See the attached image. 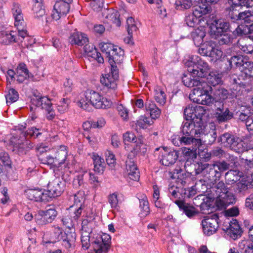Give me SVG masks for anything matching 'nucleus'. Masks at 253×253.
<instances>
[{
	"label": "nucleus",
	"instance_id": "nucleus-1",
	"mask_svg": "<svg viewBox=\"0 0 253 253\" xmlns=\"http://www.w3.org/2000/svg\"><path fill=\"white\" fill-rule=\"evenodd\" d=\"M101 51L108 58L111 65V73L105 74L100 78V83L108 88H117L116 81L119 78V70L117 64L121 63L124 59V51L110 43H103L100 46Z\"/></svg>",
	"mask_w": 253,
	"mask_h": 253
},
{
	"label": "nucleus",
	"instance_id": "nucleus-2",
	"mask_svg": "<svg viewBox=\"0 0 253 253\" xmlns=\"http://www.w3.org/2000/svg\"><path fill=\"white\" fill-rule=\"evenodd\" d=\"M210 35L212 38L216 39L219 45L229 44L232 42L230 22L218 16L210 18Z\"/></svg>",
	"mask_w": 253,
	"mask_h": 253
},
{
	"label": "nucleus",
	"instance_id": "nucleus-3",
	"mask_svg": "<svg viewBox=\"0 0 253 253\" xmlns=\"http://www.w3.org/2000/svg\"><path fill=\"white\" fill-rule=\"evenodd\" d=\"M78 102V106L85 110L89 111L91 105L97 109H107L111 107L112 102L103 97L94 91H87Z\"/></svg>",
	"mask_w": 253,
	"mask_h": 253
},
{
	"label": "nucleus",
	"instance_id": "nucleus-4",
	"mask_svg": "<svg viewBox=\"0 0 253 253\" xmlns=\"http://www.w3.org/2000/svg\"><path fill=\"white\" fill-rule=\"evenodd\" d=\"M211 191L214 192V198H217L218 207L226 209L227 206L235 203V195L230 191L229 188L222 181H220L212 187Z\"/></svg>",
	"mask_w": 253,
	"mask_h": 253
},
{
	"label": "nucleus",
	"instance_id": "nucleus-5",
	"mask_svg": "<svg viewBox=\"0 0 253 253\" xmlns=\"http://www.w3.org/2000/svg\"><path fill=\"white\" fill-rule=\"evenodd\" d=\"M217 142L238 153L243 152L246 149V144L244 141L229 132L221 134L217 138Z\"/></svg>",
	"mask_w": 253,
	"mask_h": 253
},
{
	"label": "nucleus",
	"instance_id": "nucleus-6",
	"mask_svg": "<svg viewBox=\"0 0 253 253\" xmlns=\"http://www.w3.org/2000/svg\"><path fill=\"white\" fill-rule=\"evenodd\" d=\"M188 67V71L198 78H203L207 76L210 71V67L208 63L200 57L196 56L192 57L191 61L186 63Z\"/></svg>",
	"mask_w": 253,
	"mask_h": 253
},
{
	"label": "nucleus",
	"instance_id": "nucleus-7",
	"mask_svg": "<svg viewBox=\"0 0 253 253\" xmlns=\"http://www.w3.org/2000/svg\"><path fill=\"white\" fill-rule=\"evenodd\" d=\"M204 126L200 117L196 118L193 121L183 122L181 126V132L183 135L200 137L203 133Z\"/></svg>",
	"mask_w": 253,
	"mask_h": 253
},
{
	"label": "nucleus",
	"instance_id": "nucleus-8",
	"mask_svg": "<svg viewBox=\"0 0 253 253\" xmlns=\"http://www.w3.org/2000/svg\"><path fill=\"white\" fill-rule=\"evenodd\" d=\"M9 147L14 154L22 156L31 150L34 145L29 140L25 139L21 140L12 137L10 139Z\"/></svg>",
	"mask_w": 253,
	"mask_h": 253
},
{
	"label": "nucleus",
	"instance_id": "nucleus-9",
	"mask_svg": "<svg viewBox=\"0 0 253 253\" xmlns=\"http://www.w3.org/2000/svg\"><path fill=\"white\" fill-rule=\"evenodd\" d=\"M111 236L93 234L92 246L95 253H107L110 246Z\"/></svg>",
	"mask_w": 253,
	"mask_h": 253
},
{
	"label": "nucleus",
	"instance_id": "nucleus-10",
	"mask_svg": "<svg viewBox=\"0 0 253 253\" xmlns=\"http://www.w3.org/2000/svg\"><path fill=\"white\" fill-rule=\"evenodd\" d=\"M218 219V216L216 213L207 216L203 219L202 221V225L204 233L208 236L215 233L219 227Z\"/></svg>",
	"mask_w": 253,
	"mask_h": 253
},
{
	"label": "nucleus",
	"instance_id": "nucleus-11",
	"mask_svg": "<svg viewBox=\"0 0 253 253\" xmlns=\"http://www.w3.org/2000/svg\"><path fill=\"white\" fill-rule=\"evenodd\" d=\"M220 105L217 107L214 113L216 121L219 124L228 122L234 117L233 112L228 108L224 107V104L220 102Z\"/></svg>",
	"mask_w": 253,
	"mask_h": 253
},
{
	"label": "nucleus",
	"instance_id": "nucleus-12",
	"mask_svg": "<svg viewBox=\"0 0 253 253\" xmlns=\"http://www.w3.org/2000/svg\"><path fill=\"white\" fill-rule=\"evenodd\" d=\"M57 211L53 209L46 211H40L36 216V221L39 225H43L51 223L55 218Z\"/></svg>",
	"mask_w": 253,
	"mask_h": 253
},
{
	"label": "nucleus",
	"instance_id": "nucleus-13",
	"mask_svg": "<svg viewBox=\"0 0 253 253\" xmlns=\"http://www.w3.org/2000/svg\"><path fill=\"white\" fill-rule=\"evenodd\" d=\"M70 3L63 1H57L54 5L51 16L55 20H59L62 16L66 15L70 10Z\"/></svg>",
	"mask_w": 253,
	"mask_h": 253
},
{
	"label": "nucleus",
	"instance_id": "nucleus-14",
	"mask_svg": "<svg viewBox=\"0 0 253 253\" xmlns=\"http://www.w3.org/2000/svg\"><path fill=\"white\" fill-rule=\"evenodd\" d=\"M61 182L58 179H54L49 182L47 185V190H45L48 201L52 198L60 196L64 191L63 186H61Z\"/></svg>",
	"mask_w": 253,
	"mask_h": 253
},
{
	"label": "nucleus",
	"instance_id": "nucleus-15",
	"mask_svg": "<svg viewBox=\"0 0 253 253\" xmlns=\"http://www.w3.org/2000/svg\"><path fill=\"white\" fill-rule=\"evenodd\" d=\"M174 203L177 205L179 210L189 218H193L199 213L198 210L193 205L186 203L183 200H176Z\"/></svg>",
	"mask_w": 253,
	"mask_h": 253
},
{
	"label": "nucleus",
	"instance_id": "nucleus-16",
	"mask_svg": "<svg viewBox=\"0 0 253 253\" xmlns=\"http://www.w3.org/2000/svg\"><path fill=\"white\" fill-rule=\"evenodd\" d=\"M27 198L30 200L36 202L48 201L46 191L39 189H29L26 192Z\"/></svg>",
	"mask_w": 253,
	"mask_h": 253
},
{
	"label": "nucleus",
	"instance_id": "nucleus-17",
	"mask_svg": "<svg viewBox=\"0 0 253 253\" xmlns=\"http://www.w3.org/2000/svg\"><path fill=\"white\" fill-rule=\"evenodd\" d=\"M204 92L212 93L213 88L203 81L199 86H197L193 89L192 92L189 95V98L194 102V100L199 98Z\"/></svg>",
	"mask_w": 253,
	"mask_h": 253
},
{
	"label": "nucleus",
	"instance_id": "nucleus-18",
	"mask_svg": "<svg viewBox=\"0 0 253 253\" xmlns=\"http://www.w3.org/2000/svg\"><path fill=\"white\" fill-rule=\"evenodd\" d=\"M229 226L223 230L234 240H236L239 237L241 236L242 233V229L239 223L236 219H232L230 222H228Z\"/></svg>",
	"mask_w": 253,
	"mask_h": 253
},
{
	"label": "nucleus",
	"instance_id": "nucleus-19",
	"mask_svg": "<svg viewBox=\"0 0 253 253\" xmlns=\"http://www.w3.org/2000/svg\"><path fill=\"white\" fill-rule=\"evenodd\" d=\"M221 177L220 171H218L213 164L210 165L204 171V177L205 181H208L210 183H214L217 180H219Z\"/></svg>",
	"mask_w": 253,
	"mask_h": 253
},
{
	"label": "nucleus",
	"instance_id": "nucleus-20",
	"mask_svg": "<svg viewBox=\"0 0 253 253\" xmlns=\"http://www.w3.org/2000/svg\"><path fill=\"white\" fill-rule=\"evenodd\" d=\"M102 16L105 17L108 23L114 24L118 27L120 26V14L117 10L104 8L102 12Z\"/></svg>",
	"mask_w": 253,
	"mask_h": 253
},
{
	"label": "nucleus",
	"instance_id": "nucleus-21",
	"mask_svg": "<svg viewBox=\"0 0 253 253\" xmlns=\"http://www.w3.org/2000/svg\"><path fill=\"white\" fill-rule=\"evenodd\" d=\"M165 153L163 154L160 162L165 166H169L174 164L178 157V152L175 150L168 152L167 148H164Z\"/></svg>",
	"mask_w": 253,
	"mask_h": 253
},
{
	"label": "nucleus",
	"instance_id": "nucleus-22",
	"mask_svg": "<svg viewBox=\"0 0 253 253\" xmlns=\"http://www.w3.org/2000/svg\"><path fill=\"white\" fill-rule=\"evenodd\" d=\"M204 112V110L201 106L197 107L196 109L188 106L184 109V115L186 121H193V119L196 120V118H199L200 116L201 119H202Z\"/></svg>",
	"mask_w": 253,
	"mask_h": 253
},
{
	"label": "nucleus",
	"instance_id": "nucleus-23",
	"mask_svg": "<svg viewBox=\"0 0 253 253\" xmlns=\"http://www.w3.org/2000/svg\"><path fill=\"white\" fill-rule=\"evenodd\" d=\"M233 83L239 85L244 88L251 87L252 85L253 80L248 76L242 73L238 76H233Z\"/></svg>",
	"mask_w": 253,
	"mask_h": 253
},
{
	"label": "nucleus",
	"instance_id": "nucleus-24",
	"mask_svg": "<svg viewBox=\"0 0 253 253\" xmlns=\"http://www.w3.org/2000/svg\"><path fill=\"white\" fill-rule=\"evenodd\" d=\"M76 234L74 229L68 228L63 233L62 240L66 248H70L74 245Z\"/></svg>",
	"mask_w": 253,
	"mask_h": 253
},
{
	"label": "nucleus",
	"instance_id": "nucleus-25",
	"mask_svg": "<svg viewBox=\"0 0 253 253\" xmlns=\"http://www.w3.org/2000/svg\"><path fill=\"white\" fill-rule=\"evenodd\" d=\"M126 169L130 179L134 181L139 180V172L133 161H126Z\"/></svg>",
	"mask_w": 253,
	"mask_h": 253
},
{
	"label": "nucleus",
	"instance_id": "nucleus-26",
	"mask_svg": "<svg viewBox=\"0 0 253 253\" xmlns=\"http://www.w3.org/2000/svg\"><path fill=\"white\" fill-rule=\"evenodd\" d=\"M241 153L240 158L242 163L245 164V169L253 167V149L245 150Z\"/></svg>",
	"mask_w": 253,
	"mask_h": 253
},
{
	"label": "nucleus",
	"instance_id": "nucleus-27",
	"mask_svg": "<svg viewBox=\"0 0 253 253\" xmlns=\"http://www.w3.org/2000/svg\"><path fill=\"white\" fill-rule=\"evenodd\" d=\"M69 41L72 44L82 46L88 42V39L85 34L75 32L70 36Z\"/></svg>",
	"mask_w": 253,
	"mask_h": 253
},
{
	"label": "nucleus",
	"instance_id": "nucleus-28",
	"mask_svg": "<svg viewBox=\"0 0 253 253\" xmlns=\"http://www.w3.org/2000/svg\"><path fill=\"white\" fill-rule=\"evenodd\" d=\"M231 32L236 37H240L250 34L253 32V24L251 25L245 24H241L238 26V27Z\"/></svg>",
	"mask_w": 253,
	"mask_h": 253
},
{
	"label": "nucleus",
	"instance_id": "nucleus-29",
	"mask_svg": "<svg viewBox=\"0 0 253 253\" xmlns=\"http://www.w3.org/2000/svg\"><path fill=\"white\" fill-rule=\"evenodd\" d=\"M67 156V151L66 147H61L53 157L54 167H59L60 165L63 164L66 159Z\"/></svg>",
	"mask_w": 253,
	"mask_h": 253
},
{
	"label": "nucleus",
	"instance_id": "nucleus-30",
	"mask_svg": "<svg viewBox=\"0 0 253 253\" xmlns=\"http://www.w3.org/2000/svg\"><path fill=\"white\" fill-rule=\"evenodd\" d=\"M191 36L195 45L199 46L202 44L206 32L203 28H198L191 32Z\"/></svg>",
	"mask_w": 253,
	"mask_h": 253
},
{
	"label": "nucleus",
	"instance_id": "nucleus-31",
	"mask_svg": "<svg viewBox=\"0 0 253 253\" xmlns=\"http://www.w3.org/2000/svg\"><path fill=\"white\" fill-rule=\"evenodd\" d=\"M213 98L215 102L218 101H223L231 95L228 91V90L223 88L219 87L218 88H213Z\"/></svg>",
	"mask_w": 253,
	"mask_h": 253
},
{
	"label": "nucleus",
	"instance_id": "nucleus-32",
	"mask_svg": "<svg viewBox=\"0 0 253 253\" xmlns=\"http://www.w3.org/2000/svg\"><path fill=\"white\" fill-rule=\"evenodd\" d=\"M207 80L208 83L213 86L212 88L215 87L216 85L222 82V75L216 71L210 72L208 74Z\"/></svg>",
	"mask_w": 253,
	"mask_h": 253
},
{
	"label": "nucleus",
	"instance_id": "nucleus-33",
	"mask_svg": "<svg viewBox=\"0 0 253 253\" xmlns=\"http://www.w3.org/2000/svg\"><path fill=\"white\" fill-rule=\"evenodd\" d=\"M31 103L37 107H41L43 109L50 104V100L46 97L36 95L31 99Z\"/></svg>",
	"mask_w": 253,
	"mask_h": 253
},
{
	"label": "nucleus",
	"instance_id": "nucleus-34",
	"mask_svg": "<svg viewBox=\"0 0 253 253\" xmlns=\"http://www.w3.org/2000/svg\"><path fill=\"white\" fill-rule=\"evenodd\" d=\"M251 10L239 11L238 21L244 20V24L251 25L253 24V8Z\"/></svg>",
	"mask_w": 253,
	"mask_h": 253
},
{
	"label": "nucleus",
	"instance_id": "nucleus-35",
	"mask_svg": "<svg viewBox=\"0 0 253 253\" xmlns=\"http://www.w3.org/2000/svg\"><path fill=\"white\" fill-rule=\"evenodd\" d=\"M247 60L243 56L237 55L231 57L229 60V62L232 68H239L240 70Z\"/></svg>",
	"mask_w": 253,
	"mask_h": 253
},
{
	"label": "nucleus",
	"instance_id": "nucleus-36",
	"mask_svg": "<svg viewBox=\"0 0 253 253\" xmlns=\"http://www.w3.org/2000/svg\"><path fill=\"white\" fill-rule=\"evenodd\" d=\"M211 94L212 93L204 92L199 98L194 100V102L202 105H210L214 101Z\"/></svg>",
	"mask_w": 253,
	"mask_h": 253
},
{
	"label": "nucleus",
	"instance_id": "nucleus-37",
	"mask_svg": "<svg viewBox=\"0 0 253 253\" xmlns=\"http://www.w3.org/2000/svg\"><path fill=\"white\" fill-rule=\"evenodd\" d=\"M239 172L237 170L230 169L225 174V178L227 184L232 185L239 180L240 175Z\"/></svg>",
	"mask_w": 253,
	"mask_h": 253
},
{
	"label": "nucleus",
	"instance_id": "nucleus-38",
	"mask_svg": "<svg viewBox=\"0 0 253 253\" xmlns=\"http://www.w3.org/2000/svg\"><path fill=\"white\" fill-rule=\"evenodd\" d=\"M192 75V78L191 77H188L187 76H184L182 78V82L184 85L188 87H196L197 86H199V85L203 81L199 78H195L196 77L193 75Z\"/></svg>",
	"mask_w": 253,
	"mask_h": 253
},
{
	"label": "nucleus",
	"instance_id": "nucleus-39",
	"mask_svg": "<svg viewBox=\"0 0 253 253\" xmlns=\"http://www.w3.org/2000/svg\"><path fill=\"white\" fill-rule=\"evenodd\" d=\"M236 6H238V5H235L232 3L231 5L225 8V12L228 15L229 18L233 22H238L239 11L236 9Z\"/></svg>",
	"mask_w": 253,
	"mask_h": 253
},
{
	"label": "nucleus",
	"instance_id": "nucleus-40",
	"mask_svg": "<svg viewBox=\"0 0 253 253\" xmlns=\"http://www.w3.org/2000/svg\"><path fill=\"white\" fill-rule=\"evenodd\" d=\"M12 12L15 19L14 24L23 23L24 22L21 9L19 5L17 3H13V7L12 8Z\"/></svg>",
	"mask_w": 253,
	"mask_h": 253
},
{
	"label": "nucleus",
	"instance_id": "nucleus-41",
	"mask_svg": "<svg viewBox=\"0 0 253 253\" xmlns=\"http://www.w3.org/2000/svg\"><path fill=\"white\" fill-rule=\"evenodd\" d=\"M35 1L32 8L34 14L36 17H42L45 14V11L42 2V0H35Z\"/></svg>",
	"mask_w": 253,
	"mask_h": 253
},
{
	"label": "nucleus",
	"instance_id": "nucleus-42",
	"mask_svg": "<svg viewBox=\"0 0 253 253\" xmlns=\"http://www.w3.org/2000/svg\"><path fill=\"white\" fill-rule=\"evenodd\" d=\"M15 26L17 27L18 30V35L17 37H16L18 39V42H23L22 40H24L25 38L29 39L30 37L28 36L27 33V31L25 29V23H18L16 24H14Z\"/></svg>",
	"mask_w": 253,
	"mask_h": 253
},
{
	"label": "nucleus",
	"instance_id": "nucleus-43",
	"mask_svg": "<svg viewBox=\"0 0 253 253\" xmlns=\"http://www.w3.org/2000/svg\"><path fill=\"white\" fill-rule=\"evenodd\" d=\"M196 136H191V135H183L179 137V140L181 144L190 145L195 143L196 145L201 144V139L196 138Z\"/></svg>",
	"mask_w": 253,
	"mask_h": 253
},
{
	"label": "nucleus",
	"instance_id": "nucleus-44",
	"mask_svg": "<svg viewBox=\"0 0 253 253\" xmlns=\"http://www.w3.org/2000/svg\"><path fill=\"white\" fill-rule=\"evenodd\" d=\"M92 159L94 170L98 173L102 172L104 170V159L95 154L93 155Z\"/></svg>",
	"mask_w": 253,
	"mask_h": 253
},
{
	"label": "nucleus",
	"instance_id": "nucleus-45",
	"mask_svg": "<svg viewBox=\"0 0 253 253\" xmlns=\"http://www.w3.org/2000/svg\"><path fill=\"white\" fill-rule=\"evenodd\" d=\"M251 188L252 185H250L249 181L243 179L237 183L234 187L235 191L239 193L244 192Z\"/></svg>",
	"mask_w": 253,
	"mask_h": 253
},
{
	"label": "nucleus",
	"instance_id": "nucleus-46",
	"mask_svg": "<svg viewBox=\"0 0 253 253\" xmlns=\"http://www.w3.org/2000/svg\"><path fill=\"white\" fill-rule=\"evenodd\" d=\"M140 211L139 215L141 217H144L150 213V209L148 201L146 199L139 200Z\"/></svg>",
	"mask_w": 253,
	"mask_h": 253
},
{
	"label": "nucleus",
	"instance_id": "nucleus-47",
	"mask_svg": "<svg viewBox=\"0 0 253 253\" xmlns=\"http://www.w3.org/2000/svg\"><path fill=\"white\" fill-rule=\"evenodd\" d=\"M240 71L252 79L253 78V62L247 60Z\"/></svg>",
	"mask_w": 253,
	"mask_h": 253
},
{
	"label": "nucleus",
	"instance_id": "nucleus-48",
	"mask_svg": "<svg viewBox=\"0 0 253 253\" xmlns=\"http://www.w3.org/2000/svg\"><path fill=\"white\" fill-rule=\"evenodd\" d=\"M82 209L81 207L74 209L73 206L70 207L66 212L67 216H69L72 220H76L78 219L82 213Z\"/></svg>",
	"mask_w": 253,
	"mask_h": 253
},
{
	"label": "nucleus",
	"instance_id": "nucleus-49",
	"mask_svg": "<svg viewBox=\"0 0 253 253\" xmlns=\"http://www.w3.org/2000/svg\"><path fill=\"white\" fill-rule=\"evenodd\" d=\"M211 10V7L208 5L207 2H201L199 3L195 7L194 12L196 14L199 13L202 15H205L208 13Z\"/></svg>",
	"mask_w": 253,
	"mask_h": 253
},
{
	"label": "nucleus",
	"instance_id": "nucleus-50",
	"mask_svg": "<svg viewBox=\"0 0 253 253\" xmlns=\"http://www.w3.org/2000/svg\"><path fill=\"white\" fill-rule=\"evenodd\" d=\"M196 14L193 12L189 13L185 16V22L186 25L190 27H194L199 22L198 18L196 15Z\"/></svg>",
	"mask_w": 253,
	"mask_h": 253
},
{
	"label": "nucleus",
	"instance_id": "nucleus-51",
	"mask_svg": "<svg viewBox=\"0 0 253 253\" xmlns=\"http://www.w3.org/2000/svg\"><path fill=\"white\" fill-rule=\"evenodd\" d=\"M39 160L44 164L51 165L54 166L53 156H51L48 152L39 154Z\"/></svg>",
	"mask_w": 253,
	"mask_h": 253
},
{
	"label": "nucleus",
	"instance_id": "nucleus-52",
	"mask_svg": "<svg viewBox=\"0 0 253 253\" xmlns=\"http://www.w3.org/2000/svg\"><path fill=\"white\" fill-rule=\"evenodd\" d=\"M90 234L87 233H82L81 236V242L82 244V247L86 250L88 249L90 245H92V236H90Z\"/></svg>",
	"mask_w": 253,
	"mask_h": 253
},
{
	"label": "nucleus",
	"instance_id": "nucleus-53",
	"mask_svg": "<svg viewBox=\"0 0 253 253\" xmlns=\"http://www.w3.org/2000/svg\"><path fill=\"white\" fill-rule=\"evenodd\" d=\"M1 42L4 44H8L11 42H18V39L11 33L7 32L1 34Z\"/></svg>",
	"mask_w": 253,
	"mask_h": 253
},
{
	"label": "nucleus",
	"instance_id": "nucleus-54",
	"mask_svg": "<svg viewBox=\"0 0 253 253\" xmlns=\"http://www.w3.org/2000/svg\"><path fill=\"white\" fill-rule=\"evenodd\" d=\"M196 185H197V184ZM196 185L195 186H192L190 188H188L187 189H181L180 191H178V193H180L182 198H190L194 196L196 194Z\"/></svg>",
	"mask_w": 253,
	"mask_h": 253
},
{
	"label": "nucleus",
	"instance_id": "nucleus-55",
	"mask_svg": "<svg viewBox=\"0 0 253 253\" xmlns=\"http://www.w3.org/2000/svg\"><path fill=\"white\" fill-rule=\"evenodd\" d=\"M175 8L178 10L189 9L192 5V0H177L175 3Z\"/></svg>",
	"mask_w": 253,
	"mask_h": 253
},
{
	"label": "nucleus",
	"instance_id": "nucleus-56",
	"mask_svg": "<svg viewBox=\"0 0 253 253\" xmlns=\"http://www.w3.org/2000/svg\"><path fill=\"white\" fill-rule=\"evenodd\" d=\"M233 5L253 8V0H228Z\"/></svg>",
	"mask_w": 253,
	"mask_h": 253
},
{
	"label": "nucleus",
	"instance_id": "nucleus-57",
	"mask_svg": "<svg viewBox=\"0 0 253 253\" xmlns=\"http://www.w3.org/2000/svg\"><path fill=\"white\" fill-rule=\"evenodd\" d=\"M182 154L186 159H195L197 157L196 149L194 148L190 149L184 147L182 149Z\"/></svg>",
	"mask_w": 253,
	"mask_h": 253
},
{
	"label": "nucleus",
	"instance_id": "nucleus-58",
	"mask_svg": "<svg viewBox=\"0 0 253 253\" xmlns=\"http://www.w3.org/2000/svg\"><path fill=\"white\" fill-rule=\"evenodd\" d=\"M19 97L18 92L13 88L9 90L8 93L6 95V103L7 105L11 104L17 100Z\"/></svg>",
	"mask_w": 253,
	"mask_h": 253
},
{
	"label": "nucleus",
	"instance_id": "nucleus-59",
	"mask_svg": "<svg viewBox=\"0 0 253 253\" xmlns=\"http://www.w3.org/2000/svg\"><path fill=\"white\" fill-rule=\"evenodd\" d=\"M94 225L93 221H88L87 219H84L82 222L83 232L92 234V227Z\"/></svg>",
	"mask_w": 253,
	"mask_h": 253
},
{
	"label": "nucleus",
	"instance_id": "nucleus-60",
	"mask_svg": "<svg viewBox=\"0 0 253 253\" xmlns=\"http://www.w3.org/2000/svg\"><path fill=\"white\" fill-rule=\"evenodd\" d=\"M209 164H203L202 163H195L194 167L193 170L192 175H198L202 173L204 175V171L207 168Z\"/></svg>",
	"mask_w": 253,
	"mask_h": 253
},
{
	"label": "nucleus",
	"instance_id": "nucleus-61",
	"mask_svg": "<svg viewBox=\"0 0 253 253\" xmlns=\"http://www.w3.org/2000/svg\"><path fill=\"white\" fill-rule=\"evenodd\" d=\"M63 230L58 226L52 228L50 233L51 238L55 241H61L63 234Z\"/></svg>",
	"mask_w": 253,
	"mask_h": 253
},
{
	"label": "nucleus",
	"instance_id": "nucleus-62",
	"mask_svg": "<svg viewBox=\"0 0 253 253\" xmlns=\"http://www.w3.org/2000/svg\"><path fill=\"white\" fill-rule=\"evenodd\" d=\"M213 164L217 171H220V174H221L222 172L230 169V168L228 166L227 163H226V161L225 160L218 161L215 162Z\"/></svg>",
	"mask_w": 253,
	"mask_h": 253
},
{
	"label": "nucleus",
	"instance_id": "nucleus-63",
	"mask_svg": "<svg viewBox=\"0 0 253 253\" xmlns=\"http://www.w3.org/2000/svg\"><path fill=\"white\" fill-rule=\"evenodd\" d=\"M212 50V45L209 43L203 44L198 50L199 53L203 56H209Z\"/></svg>",
	"mask_w": 253,
	"mask_h": 253
},
{
	"label": "nucleus",
	"instance_id": "nucleus-64",
	"mask_svg": "<svg viewBox=\"0 0 253 253\" xmlns=\"http://www.w3.org/2000/svg\"><path fill=\"white\" fill-rule=\"evenodd\" d=\"M196 162H194V159H186L184 165L185 171L188 174H193V170Z\"/></svg>",
	"mask_w": 253,
	"mask_h": 253
}]
</instances>
